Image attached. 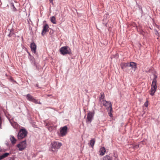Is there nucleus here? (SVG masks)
<instances>
[{
  "label": "nucleus",
  "mask_w": 160,
  "mask_h": 160,
  "mask_svg": "<svg viewBox=\"0 0 160 160\" xmlns=\"http://www.w3.org/2000/svg\"><path fill=\"white\" fill-rule=\"evenodd\" d=\"M95 142V139L94 138H92L90 140L88 144L92 148H93Z\"/></svg>",
  "instance_id": "obj_14"
},
{
  "label": "nucleus",
  "mask_w": 160,
  "mask_h": 160,
  "mask_svg": "<svg viewBox=\"0 0 160 160\" xmlns=\"http://www.w3.org/2000/svg\"><path fill=\"white\" fill-rule=\"evenodd\" d=\"M4 158L2 155L0 156V160Z\"/></svg>",
  "instance_id": "obj_23"
},
{
  "label": "nucleus",
  "mask_w": 160,
  "mask_h": 160,
  "mask_svg": "<svg viewBox=\"0 0 160 160\" xmlns=\"http://www.w3.org/2000/svg\"><path fill=\"white\" fill-rule=\"evenodd\" d=\"M51 21L53 24H56V18L54 16H52L51 18Z\"/></svg>",
  "instance_id": "obj_19"
},
{
  "label": "nucleus",
  "mask_w": 160,
  "mask_h": 160,
  "mask_svg": "<svg viewBox=\"0 0 160 160\" xmlns=\"http://www.w3.org/2000/svg\"><path fill=\"white\" fill-rule=\"evenodd\" d=\"M27 98L28 100L29 101H30V95L28 94L27 96Z\"/></svg>",
  "instance_id": "obj_22"
},
{
  "label": "nucleus",
  "mask_w": 160,
  "mask_h": 160,
  "mask_svg": "<svg viewBox=\"0 0 160 160\" xmlns=\"http://www.w3.org/2000/svg\"><path fill=\"white\" fill-rule=\"evenodd\" d=\"M36 87H38V84H36Z\"/></svg>",
  "instance_id": "obj_29"
},
{
  "label": "nucleus",
  "mask_w": 160,
  "mask_h": 160,
  "mask_svg": "<svg viewBox=\"0 0 160 160\" xmlns=\"http://www.w3.org/2000/svg\"><path fill=\"white\" fill-rule=\"evenodd\" d=\"M26 141H24L18 144L17 147L19 148V150L22 151L26 147Z\"/></svg>",
  "instance_id": "obj_7"
},
{
  "label": "nucleus",
  "mask_w": 160,
  "mask_h": 160,
  "mask_svg": "<svg viewBox=\"0 0 160 160\" xmlns=\"http://www.w3.org/2000/svg\"><path fill=\"white\" fill-rule=\"evenodd\" d=\"M27 134V132L24 129H21L19 131L18 135V139H21L26 137Z\"/></svg>",
  "instance_id": "obj_4"
},
{
  "label": "nucleus",
  "mask_w": 160,
  "mask_h": 160,
  "mask_svg": "<svg viewBox=\"0 0 160 160\" xmlns=\"http://www.w3.org/2000/svg\"><path fill=\"white\" fill-rule=\"evenodd\" d=\"M105 96L104 93L103 92H102L100 93V97L99 98L100 102H102V100H104L103 99L104 98Z\"/></svg>",
  "instance_id": "obj_15"
},
{
  "label": "nucleus",
  "mask_w": 160,
  "mask_h": 160,
  "mask_svg": "<svg viewBox=\"0 0 160 160\" xmlns=\"http://www.w3.org/2000/svg\"><path fill=\"white\" fill-rule=\"evenodd\" d=\"M94 112H89L88 113L87 118V122L90 123L92 122L94 114Z\"/></svg>",
  "instance_id": "obj_5"
},
{
  "label": "nucleus",
  "mask_w": 160,
  "mask_h": 160,
  "mask_svg": "<svg viewBox=\"0 0 160 160\" xmlns=\"http://www.w3.org/2000/svg\"><path fill=\"white\" fill-rule=\"evenodd\" d=\"M29 55H30V54L29 52H28Z\"/></svg>",
  "instance_id": "obj_30"
},
{
  "label": "nucleus",
  "mask_w": 160,
  "mask_h": 160,
  "mask_svg": "<svg viewBox=\"0 0 160 160\" xmlns=\"http://www.w3.org/2000/svg\"><path fill=\"white\" fill-rule=\"evenodd\" d=\"M157 76L155 74L154 75V78L151 85V88L150 91V94L152 96H153L156 91L157 88Z\"/></svg>",
  "instance_id": "obj_1"
},
{
  "label": "nucleus",
  "mask_w": 160,
  "mask_h": 160,
  "mask_svg": "<svg viewBox=\"0 0 160 160\" xmlns=\"http://www.w3.org/2000/svg\"><path fill=\"white\" fill-rule=\"evenodd\" d=\"M101 160H112L111 158L108 155H106L102 158Z\"/></svg>",
  "instance_id": "obj_16"
},
{
  "label": "nucleus",
  "mask_w": 160,
  "mask_h": 160,
  "mask_svg": "<svg viewBox=\"0 0 160 160\" xmlns=\"http://www.w3.org/2000/svg\"><path fill=\"white\" fill-rule=\"evenodd\" d=\"M111 112L110 111V112L109 113V116L111 117H112V114L111 113Z\"/></svg>",
  "instance_id": "obj_24"
},
{
  "label": "nucleus",
  "mask_w": 160,
  "mask_h": 160,
  "mask_svg": "<svg viewBox=\"0 0 160 160\" xmlns=\"http://www.w3.org/2000/svg\"><path fill=\"white\" fill-rule=\"evenodd\" d=\"M1 128H2V127H1V124H0V129H1Z\"/></svg>",
  "instance_id": "obj_28"
},
{
  "label": "nucleus",
  "mask_w": 160,
  "mask_h": 160,
  "mask_svg": "<svg viewBox=\"0 0 160 160\" xmlns=\"http://www.w3.org/2000/svg\"><path fill=\"white\" fill-rule=\"evenodd\" d=\"M36 48L37 45L34 42H32L31 43V50L35 54L36 53Z\"/></svg>",
  "instance_id": "obj_10"
},
{
  "label": "nucleus",
  "mask_w": 160,
  "mask_h": 160,
  "mask_svg": "<svg viewBox=\"0 0 160 160\" xmlns=\"http://www.w3.org/2000/svg\"><path fill=\"white\" fill-rule=\"evenodd\" d=\"M67 129L68 128L66 126H65L61 128L60 133L62 136L65 135L66 134Z\"/></svg>",
  "instance_id": "obj_8"
},
{
  "label": "nucleus",
  "mask_w": 160,
  "mask_h": 160,
  "mask_svg": "<svg viewBox=\"0 0 160 160\" xmlns=\"http://www.w3.org/2000/svg\"><path fill=\"white\" fill-rule=\"evenodd\" d=\"M9 37H11L12 36V34L11 33H10V34H8V35Z\"/></svg>",
  "instance_id": "obj_25"
},
{
  "label": "nucleus",
  "mask_w": 160,
  "mask_h": 160,
  "mask_svg": "<svg viewBox=\"0 0 160 160\" xmlns=\"http://www.w3.org/2000/svg\"><path fill=\"white\" fill-rule=\"evenodd\" d=\"M100 155L101 156H103L104 155L106 152V149L104 147H102L99 150Z\"/></svg>",
  "instance_id": "obj_13"
},
{
  "label": "nucleus",
  "mask_w": 160,
  "mask_h": 160,
  "mask_svg": "<svg viewBox=\"0 0 160 160\" xmlns=\"http://www.w3.org/2000/svg\"><path fill=\"white\" fill-rule=\"evenodd\" d=\"M60 52L63 55L70 54L71 53V50L69 47L64 46L62 47L59 50Z\"/></svg>",
  "instance_id": "obj_3"
},
{
  "label": "nucleus",
  "mask_w": 160,
  "mask_h": 160,
  "mask_svg": "<svg viewBox=\"0 0 160 160\" xmlns=\"http://www.w3.org/2000/svg\"><path fill=\"white\" fill-rule=\"evenodd\" d=\"M139 147L138 145V146L135 145L134 146V148H136V147Z\"/></svg>",
  "instance_id": "obj_27"
},
{
  "label": "nucleus",
  "mask_w": 160,
  "mask_h": 160,
  "mask_svg": "<svg viewBox=\"0 0 160 160\" xmlns=\"http://www.w3.org/2000/svg\"><path fill=\"white\" fill-rule=\"evenodd\" d=\"M31 101H32L35 103H40L38 102V101L36 100L34 98L31 97Z\"/></svg>",
  "instance_id": "obj_18"
},
{
  "label": "nucleus",
  "mask_w": 160,
  "mask_h": 160,
  "mask_svg": "<svg viewBox=\"0 0 160 160\" xmlns=\"http://www.w3.org/2000/svg\"><path fill=\"white\" fill-rule=\"evenodd\" d=\"M8 155H9V153H7V152H6L2 155L4 158H5L6 157H7L8 156Z\"/></svg>",
  "instance_id": "obj_20"
},
{
  "label": "nucleus",
  "mask_w": 160,
  "mask_h": 160,
  "mask_svg": "<svg viewBox=\"0 0 160 160\" xmlns=\"http://www.w3.org/2000/svg\"><path fill=\"white\" fill-rule=\"evenodd\" d=\"M102 102L103 105L107 107V109H109L110 108V112L112 111V105L110 102L107 101L105 100H102Z\"/></svg>",
  "instance_id": "obj_6"
},
{
  "label": "nucleus",
  "mask_w": 160,
  "mask_h": 160,
  "mask_svg": "<svg viewBox=\"0 0 160 160\" xmlns=\"http://www.w3.org/2000/svg\"><path fill=\"white\" fill-rule=\"evenodd\" d=\"M144 105L146 107H147L148 105V101H147L146 102L144 103Z\"/></svg>",
  "instance_id": "obj_21"
},
{
  "label": "nucleus",
  "mask_w": 160,
  "mask_h": 160,
  "mask_svg": "<svg viewBox=\"0 0 160 160\" xmlns=\"http://www.w3.org/2000/svg\"><path fill=\"white\" fill-rule=\"evenodd\" d=\"M10 140L13 144H14L16 143V140L14 138L13 136H12L10 138Z\"/></svg>",
  "instance_id": "obj_17"
},
{
  "label": "nucleus",
  "mask_w": 160,
  "mask_h": 160,
  "mask_svg": "<svg viewBox=\"0 0 160 160\" xmlns=\"http://www.w3.org/2000/svg\"><path fill=\"white\" fill-rule=\"evenodd\" d=\"M129 67H131V68L135 71L137 68V64L135 62H131L130 63L128 62Z\"/></svg>",
  "instance_id": "obj_11"
},
{
  "label": "nucleus",
  "mask_w": 160,
  "mask_h": 160,
  "mask_svg": "<svg viewBox=\"0 0 160 160\" xmlns=\"http://www.w3.org/2000/svg\"><path fill=\"white\" fill-rule=\"evenodd\" d=\"M120 66L122 69L123 70L125 69L126 68L129 67L128 62L125 63L123 62L121 63Z\"/></svg>",
  "instance_id": "obj_12"
},
{
  "label": "nucleus",
  "mask_w": 160,
  "mask_h": 160,
  "mask_svg": "<svg viewBox=\"0 0 160 160\" xmlns=\"http://www.w3.org/2000/svg\"><path fill=\"white\" fill-rule=\"evenodd\" d=\"M50 2L52 3H53V0H49Z\"/></svg>",
  "instance_id": "obj_26"
},
{
  "label": "nucleus",
  "mask_w": 160,
  "mask_h": 160,
  "mask_svg": "<svg viewBox=\"0 0 160 160\" xmlns=\"http://www.w3.org/2000/svg\"><path fill=\"white\" fill-rule=\"evenodd\" d=\"M49 26L47 24H46L44 25L42 32V36L44 35L46 32H48L49 31Z\"/></svg>",
  "instance_id": "obj_9"
},
{
  "label": "nucleus",
  "mask_w": 160,
  "mask_h": 160,
  "mask_svg": "<svg viewBox=\"0 0 160 160\" xmlns=\"http://www.w3.org/2000/svg\"><path fill=\"white\" fill-rule=\"evenodd\" d=\"M52 151L53 152H56L57 150L59 149L62 145V143L58 142H51Z\"/></svg>",
  "instance_id": "obj_2"
}]
</instances>
